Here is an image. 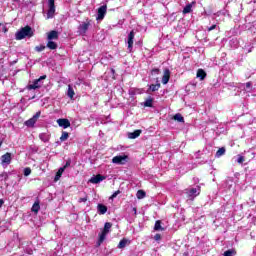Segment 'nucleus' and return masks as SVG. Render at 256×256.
Instances as JSON below:
<instances>
[{"mask_svg":"<svg viewBox=\"0 0 256 256\" xmlns=\"http://www.w3.org/2000/svg\"><path fill=\"white\" fill-rule=\"evenodd\" d=\"M145 195H146L145 191L138 190L137 194H136V197H137V199H145Z\"/></svg>","mask_w":256,"mask_h":256,"instance_id":"27","label":"nucleus"},{"mask_svg":"<svg viewBox=\"0 0 256 256\" xmlns=\"http://www.w3.org/2000/svg\"><path fill=\"white\" fill-rule=\"evenodd\" d=\"M105 179L104 176H101V174H98L96 176H93L90 179V183H94L95 185H97V183H101V181H103Z\"/></svg>","mask_w":256,"mask_h":256,"instance_id":"14","label":"nucleus"},{"mask_svg":"<svg viewBox=\"0 0 256 256\" xmlns=\"http://www.w3.org/2000/svg\"><path fill=\"white\" fill-rule=\"evenodd\" d=\"M185 193L188 199L193 200L201 193V188L199 186H197L196 188H188L185 190Z\"/></svg>","mask_w":256,"mask_h":256,"instance_id":"4","label":"nucleus"},{"mask_svg":"<svg viewBox=\"0 0 256 256\" xmlns=\"http://www.w3.org/2000/svg\"><path fill=\"white\" fill-rule=\"evenodd\" d=\"M47 79V75L40 76L39 79L34 80L32 84L27 85L28 91H32L35 89H41L43 87V81Z\"/></svg>","mask_w":256,"mask_h":256,"instance_id":"2","label":"nucleus"},{"mask_svg":"<svg viewBox=\"0 0 256 256\" xmlns=\"http://www.w3.org/2000/svg\"><path fill=\"white\" fill-rule=\"evenodd\" d=\"M67 95L68 97H70V99H73V97L75 96V91L73 90V87H71V85L68 86Z\"/></svg>","mask_w":256,"mask_h":256,"instance_id":"26","label":"nucleus"},{"mask_svg":"<svg viewBox=\"0 0 256 256\" xmlns=\"http://www.w3.org/2000/svg\"><path fill=\"white\" fill-rule=\"evenodd\" d=\"M155 241H161V234H156L154 236Z\"/></svg>","mask_w":256,"mask_h":256,"instance_id":"43","label":"nucleus"},{"mask_svg":"<svg viewBox=\"0 0 256 256\" xmlns=\"http://www.w3.org/2000/svg\"><path fill=\"white\" fill-rule=\"evenodd\" d=\"M47 47H48V49H57V43H55V42H53V41H48V43H47Z\"/></svg>","mask_w":256,"mask_h":256,"instance_id":"28","label":"nucleus"},{"mask_svg":"<svg viewBox=\"0 0 256 256\" xmlns=\"http://www.w3.org/2000/svg\"><path fill=\"white\" fill-rule=\"evenodd\" d=\"M105 15H107V5L100 6L98 8L97 21H103V19H105Z\"/></svg>","mask_w":256,"mask_h":256,"instance_id":"7","label":"nucleus"},{"mask_svg":"<svg viewBox=\"0 0 256 256\" xmlns=\"http://www.w3.org/2000/svg\"><path fill=\"white\" fill-rule=\"evenodd\" d=\"M127 159H129L128 155L115 156L112 159V163H115L116 165H125V163H127Z\"/></svg>","mask_w":256,"mask_h":256,"instance_id":"6","label":"nucleus"},{"mask_svg":"<svg viewBox=\"0 0 256 256\" xmlns=\"http://www.w3.org/2000/svg\"><path fill=\"white\" fill-rule=\"evenodd\" d=\"M4 203H5V201L3 199H0V209H1V207H3Z\"/></svg>","mask_w":256,"mask_h":256,"instance_id":"46","label":"nucleus"},{"mask_svg":"<svg viewBox=\"0 0 256 256\" xmlns=\"http://www.w3.org/2000/svg\"><path fill=\"white\" fill-rule=\"evenodd\" d=\"M63 167H65V169H67V167H71V159L67 160Z\"/></svg>","mask_w":256,"mask_h":256,"instance_id":"41","label":"nucleus"},{"mask_svg":"<svg viewBox=\"0 0 256 256\" xmlns=\"http://www.w3.org/2000/svg\"><path fill=\"white\" fill-rule=\"evenodd\" d=\"M64 172H65V167H61V168H59L57 174L61 176V175H63Z\"/></svg>","mask_w":256,"mask_h":256,"instance_id":"39","label":"nucleus"},{"mask_svg":"<svg viewBox=\"0 0 256 256\" xmlns=\"http://www.w3.org/2000/svg\"><path fill=\"white\" fill-rule=\"evenodd\" d=\"M192 9H193V5L192 4H187L183 9L184 15H187V13H191Z\"/></svg>","mask_w":256,"mask_h":256,"instance_id":"25","label":"nucleus"},{"mask_svg":"<svg viewBox=\"0 0 256 256\" xmlns=\"http://www.w3.org/2000/svg\"><path fill=\"white\" fill-rule=\"evenodd\" d=\"M142 131L141 130H135L134 132H129L128 133V139H137L139 135H141Z\"/></svg>","mask_w":256,"mask_h":256,"instance_id":"17","label":"nucleus"},{"mask_svg":"<svg viewBox=\"0 0 256 256\" xmlns=\"http://www.w3.org/2000/svg\"><path fill=\"white\" fill-rule=\"evenodd\" d=\"M127 243H129L128 239H122L118 244V249H125V247H127Z\"/></svg>","mask_w":256,"mask_h":256,"instance_id":"21","label":"nucleus"},{"mask_svg":"<svg viewBox=\"0 0 256 256\" xmlns=\"http://www.w3.org/2000/svg\"><path fill=\"white\" fill-rule=\"evenodd\" d=\"M252 85L253 84L251 82H247L244 87L245 91H251Z\"/></svg>","mask_w":256,"mask_h":256,"instance_id":"35","label":"nucleus"},{"mask_svg":"<svg viewBox=\"0 0 256 256\" xmlns=\"http://www.w3.org/2000/svg\"><path fill=\"white\" fill-rule=\"evenodd\" d=\"M53 39H59V32L52 30L48 33V41H53Z\"/></svg>","mask_w":256,"mask_h":256,"instance_id":"16","label":"nucleus"},{"mask_svg":"<svg viewBox=\"0 0 256 256\" xmlns=\"http://www.w3.org/2000/svg\"><path fill=\"white\" fill-rule=\"evenodd\" d=\"M88 199H89V198L87 197V195H85L84 197L79 198L78 203H87V200H88Z\"/></svg>","mask_w":256,"mask_h":256,"instance_id":"37","label":"nucleus"},{"mask_svg":"<svg viewBox=\"0 0 256 256\" xmlns=\"http://www.w3.org/2000/svg\"><path fill=\"white\" fill-rule=\"evenodd\" d=\"M160 88H161V84L160 83L152 84L149 87V91H152L154 93L155 91H159Z\"/></svg>","mask_w":256,"mask_h":256,"instance_id":"22","label":"nucleus"},{"mask_svg":"<svg viewBox=\"0 0 256 256\" xmlns=\"http://www.w3.org/2000/svg\"><path fill=\"white\" fill-rule=\"evenodd\" d=\"M25 37L31 38L33 37V29L30 26H26L16 32V40L21 41L25 39Z\"/></svg>","mask_w":256,"mask_h":256,"instance_id":"1","label":"nucleus"},{"mask_svg":"<svg viewBox=\"0 0 256 256\" xmlns=\"http://www.w3.org/2000/svg\"><path fill=\"white\" fill-rule=\"evenodd\" d=\"M53 17H55V0H48L47 19H53Z\"/></svg>","mask_w":256,"mask_h":256,"instance_id":"5","label":"nucleus"},{"mask_svg":"<svg viewBox=\"0 0 256 256\" xmlns=\"http://www.w3.org/2000/svg\"><path fill=\"white\" fill-rule=\"evenodd\" d=\"M213 29H217V25H212L211 27L208 28V31H213Z\"/></svg>","mask_w":256,"mask_h":256,"instance_id":"45","label":"nucleus"},{"mask_svg":"<svg viewBox=\"0 0 256 256\" xmlns=\"http://www.w3.org/2000/svg\"><path fill=\"white\" fill-rule=\"evenodd\" d=\"M244 162H245V157L241 156V155H238L237 163H239L241 165Z\"/></svg>","mask_w":256,"mask_h":256,"instance_id":"36","label":"nucleus"},{"mask_svg":"<svg viewBox=\"0 0 256 256\" xmlns=\"http://www.w3.org/2000/svg\"><path fill=\"white\" fill-rule=\"evenodd\" d=\"M237 252H235V250L230 249L224 252V256H233L235 255Z\"/></svg>","mask_w":256,"mask_h":256,"instance_id":"32","label":"nucleus"},{"mask_svg":"<svg viewBox=\"0 0 256 256\" xmlns=\"http://www.w3.org/2000/svg\"><path fill=\"white\" fill-rule=\"evenodd\" d=\"M39 117H41V112H37L32 118L25 122V125L27 127H33V125L37 123V119H39Z\"/></svg>","mask_w":256,"mask_h":256,"instance_id":"10","label":"nucleus"},{"mask_svg":"<svg viewBox=\"0 0 256 256\" xmlns=\"http://www.w3.org/2000/svg\"><path fill=\"white\" fill-rule=\"evenodd\" d=\"M196 77L200 79V81H204L205 77H207V72H205L203 69H198Z\"/></svg>","mask_w":256,"mask_h":256,"instance_id":"15","label":"nucleus"},{"mask_svg":"<svg viewBox=\"0 0 256 256\" xmlns=\"http://www.w3.org/2000/svg\"><path fill=\"white\" fill-rule=\"evenodd\" d=\"M133 39H135V31L132 30L128 34V40H127L129 53H131L133 51Z\"/></svg>","mask_w":256,"mask_h":256,"instance_id":"9","label":"nucleus"},{"mask_svg":"<svg viewBox=\"0 0 256 256\" xmlns=\"http://www.w3.org/2000/svg\"><path fill=\"white\" fill-rule=\"evenodd\" d=\"M13 158L11 157V153L7 152L6 154L1 156V165L5 167V165H11V160Z\"/></svg>","mask_w":256,"mask_h":256,"instance_id":"8","label":"nucleus"},{"mask_svg":"<svg viewBox=\"0 0 256 256\" xmlns=\"http://www.w3.org/2000/svg\"><path fill=\"white\" fill-rule=\"evenodd\" d=\"M61 179V174L56 173L54 181H59Z\"/></svg>","mask_w":256,"mask_h":256,"instance_id":"44","label":"nucleus"},{"mask_svg":"<svg viewBox=\"0 0 256 256\" xmlns=\"http://www.w3.org/2000/svg\"><path fill=\"white\" fill-rule=\"evenodd\" d=\"M89 25H91L89 22H83L82 24H80V26L78 27V33L80 35H85L89 30Z\"/></svg>","mask_w":256,"mask_h":256,"instance_id":"11","label":"nucleus"},{"mask_svg":"<svg viewBox=\"0 0 256 256\" xmlns=\"http://www.w3.org/2000/svg\"><path fill=\"white\" fill-rule=\"evenodd\" d=\"M35 51H37L38 53H41V51H45V46L44 45L36 46Z\"/></svg>","mask_w":256,"mask_h":256,"instance_id":"33","label":"nucleus"},{"mask_svg":"<svg viewBox=\"0 0 256 256\" xmlns=\"http://www.w3.org/2000/svg\"><path fill=\"white\" fill-rule=\"evenodd\" d=\"M1 145H3V142H0V147H1Z\"/></svg>","mask_w":256,"mask_h":256,"instance_id":"47","label":"nucleus"},{"mask_svg":"<svg viewBox=\"0 0 256 256\" xmlns=\"http://www.w3.org/2000/svg\"><path fill=\"white\" fill-rule=\"evenodd\" d=\"M57 123L59 127H63V129H67L68 127H71V122H69V120L65 118L58 119Z\"/></svg>","mask_w":256,"mask_h":256,"instance_id":"13","label":"nucleus"},{"mask_svg":"<svg viewBox=\"0 0 256 256\" xmlns=\"http://www.w3.org/2000/svg\"><path fill=\"white\" fill-rule=\"evenodd\" d=\"M31 175V168L27 167L24 169V176L29 177Z\"/></svg>","mask_w":256,"mask_h":256,"instance_id":"34","label":"nucleus"},{"mask_svg":"<svg viewBox=\"0 0 256 256\" xmlns=\"http://www.w3.org/2000/svg\"><path fill=\"white\" fill-rule=\"evenodd\" d=\"M39 209H41V206L39 205V201H37L33 204L31 211L33 213H39Z\"/></svg>","mask_w":256,"mask_h":256,"instance_id":"23","label":"nucleus"},{"mask_svg":"<svg viewBox=\"0 0 256 256\" xmlns=\"http://www.w3.org/2000/svg\"><path fill=\"white\" fill-rule=\"evenodd\" d=\"M144 107H153V98H148V99L144 102Z\"/></svg>","mask_w":256,"mask_h":256,"instance_id":"30","label":"nucleus"},{"mask_svg":"<svg viewBox=\"0 0 256 256\" xmlns=\"http://www.w3.org/2000/svg\"><path fill=\"white\" fill-rule=\"evenodd\" d=\"M97 208H98V213L100 215H105V213H107V206L103 204H98Z\"/></svg>","mask_w":256,"mask_h":256,"instance_id":"18","label":"nucleus"},{"mask_svg":"<svg viewBox=\"0 0 256 256\" xmlns=\"http://www.w3.org/2000/svg\"><path fill=\"white\" fill-rule=\"evenodd\" d=\"M174 121H178V123H185V118H183V115L181 113H177L173 116Z\"/></svg>","mask_w":256,"mask_h":256,"instance_id":"19","label":"nucleus"},{"mask_svg":"<svg viewBox=\"0 0 256 256\" xmlns=\"http://www.w3.org/2000/svg\"><path fill=\"white\" fill-rule=\"evenodd\" d=\"M69 139V133L68 132H62V135L60 137V141H67Z\"/></svg>","mask_w":256,"mask_h":256,"instance_id":"31","label":"nucleus"},{"mask_svg":"<svg viewBox=\"0 0 256 256\" xmlns=\"http://www.w3.org/2000/svg\"><path fill=\"white\" fill-rule=\"evenodd\" d=\"M225 147L220 148L217 152H216V157H223V155H225Z\"/></svg>","mask_w":256,"mask_h":256,"instance_id":"29","label":"nucleus"},{"mask_svg":"<svg viewBox=\"0 0 256 256\" xmlns=\"http://www.w3.org/2000/svg\"><path fill=\"white\" fill-rule=\"evenodd\" d=\"M39 139H41V141H43L44 143H48L50 136L47 133H41L39 134Z\"/></svg>","mask_w":256,"mask_h":256,"instance_id":"20","label":"nucleus"},{"mask_svg":"<svg viewBox=\"0 0 256 256\" xmlns=\"http://www.w3.org/2000/svg\"><path fill=\"white\" fill-rule=\"evenodd\" d=\"M0 179H5V181H7V179H9V175L7 174V172L0 174Z\"/></svg>","mask_w":256,"mask_h":256,"instance_id":"38","label":"nucleus"},{"mask_svg":"<svg viewBox=\"0 0 256 256\" xmlns=\"http://www.w3.org/2000/svg\"><path fill=\"white\" fill-rule=\"evenodd\" d=\"M165 229L161 226V220L155 222L154 231H164Z\"/></svg>","mask_w":256,"mask_h":256,"instance_id":"24","label":"nucleus"},{"mask_svg":"<svg viewBox=\"0 0 256 256\" xmlns=\"http://www.w3.org/2000/svg\"><path fill=\"white\" fill-rule=\"evenodd\" d=\"M147 93H149V90H147Z\"/></svg>","mask_w":256,"mask_h":256,"instance_id":"48","label":"nucleus"},{"mask_svg":"<svg viewBox=\"0 0 256 256\" xmlns=\"http://www.w3.org/2000/svg\"><path fill=\"white\" fill-rule=\"evenodd\" d=\"M152 75H159V69L158 68H154L152 70Z\"/></svg>","mask_w":256,"mask_h":256,"instance_id":"42","label":"nucleus"},{"mask_svg":"<svg viewBox=\"0 0 256 256\" xmlns=\"http://www.w3.org/2000/svg\"><path fill=\"white\" fill-rule=\"evenodd\" d=\"M119 193H121V191H116L112 194V196L110 197V199H115V197H117V195H119Z\"/></svg>","mask_w":256,"mask_h":256,"instance_id":"40","label":"nucleus"},{"mask_svg":"<svg viewBox=\"0 0 256 256\" xmlns=\"http://www.w3.org/2000/svg\"><path fill=\"white\" fill-rule=\"evenodd\" d=\"M111 227H113L112 223H110V222L105 223L104 228L99 235L98 245H101V243H103V241H105L107 234L111 231Z\"/></svg>","mask_w":256,"mask_h":256,"instance_id":"3","label":"nucleus"},{"mask_svg":"<svg viewBox=\"0 0 256 256\" xmlns=\"http://www.w3.org/2000/svg\"><path fill=\"white\" fill-rule=\"evenodd\" d=\"M169 79H171V71L168 68H166L164 70V74H163V77H162L163 85H167L169 83Z\"/></svg>","mask_w":256,"mask_h":256,"instance_id":"12","label":"nucleus"}]
</instances>
